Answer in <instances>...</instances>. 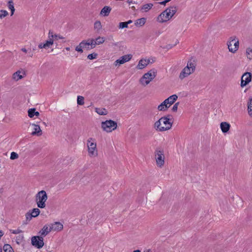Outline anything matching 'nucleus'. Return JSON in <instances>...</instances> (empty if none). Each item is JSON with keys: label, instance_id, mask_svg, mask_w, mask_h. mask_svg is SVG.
<instances>
[{"label": "nucleus", "instance_id": "nucleus-14", "mask_svg": "<svg viewBox=\"0 0 252 252\" xmlns=\"http://www.w3.org/2000/svg\"><path fill=\"white\" fill-rule=\"evenodd\" d=\"M132 57L131 54H127L121 57L119 59L117 60L114 63L115 66H117L122 64L129 61Z\"/></svg>", "mask_w": 252, "mask_h": 252}, {"label": "nucleus", "instance_id": "nucleus-21", "mask_svg": "<svg viewBox=\"0 0 252 252\" xmlns=\"http://www.w3.org/2000/svg\"><path fill=\"white\" fill-rule=\"evenodd\" d=\"M178 96L176 94H173L167 98L165 99V101L167 102L168 106L169 107L174 103V102L177 100Z\"/></svg>", "mask_w": 252, "mask_h": 252}, {"label": "nucleus", "instance_id": "nucleus-36", "mask_svg": "<svg viewBox=\"0 0 252 252\" xmlns=\"http://www.w3.org/2000/svg\"><path fill=\"white\" fill-rule=\"evenodd\" d=\"M77 102L78 105H82L84 104V97L79 95L77 96Z\"/></svg>", "mask_w": 252, "mask_h": 252}, {"label": "nucleus", "instance_id": "nucleus-39", "mask_svg": "<svg viewBox=\"0 0 252 252\" xmlns=\"http://www.w3.org/2000/svg\"><path fill=\"white\" fill-rule=\"evenodd\" d=\"M83 49H84L83 43L81 42L76 47L75 50L78 52L82 53L83 52Z\"/></svg>", "mask_w": 252, "mask_h": 252}, {"label": "nucleus", "instance_id": "nucleus-1", "mask_svg": "<svg viewBox=\"0 0 252 252\" xmlns=\"http://www.w3.org/2000/svg\"><path fill=\"white\" fill-rule=\"evenodd\" d=\"M173 122L169 116H163L156 121L154 124V128L158 131L163 132L170 129Z\"/></svg>", "mask_w": 252, "mask_h": 252}, {"label": "nucleus", "instance_id": "nucleus-9", "mask_svg": "<svg viewBox=\"0 0 252 252\" xmlns=\"http://www.w3.org/2000/svg\"><path fill=\"white\" fill-rule=\"evenodd\" d=\"M155 157L156 165L159 168H162L165 163V156L163 150L161 149H157L155 152Z\"/></svg>", "mask_w": 252, "mask_h": 252}, {"label": "nucleus", "instance_id": "nucleus-4", "mask_svg": "<svg viewBox=\"0 0 252 252\" xmlns=\"http://www.w3.org/2000/svg\"><path fill=\"white\" fill-rule=\"evenodd\" d=\"M196 63L194 61H188L187 66L185 67L179 74V78L181 80L187 77L193 73L195 69Z\"/></svg>", "mask_w": 252, "mask_h": 252}, {"label": "nucleus", "instance_id": "nucleus-47", "mask_svg": "<svg viewBox=\"0 0 252 252\" xmlns=\"http://www.w3.org/2000/svg\"><path fill=\"white\" fill-rule=\"evenodd\" d=\"M169 1V0H165L161 2L160 3L162 4H165L167 2H168Z\"/></svg>", "mask_w": 252, "mask_h": 252}, {"label": "nucleus", "instance_id": "nucleus-49", "mask_svg": "<svg viewBox=\"0 0 252 252\" xmlns=\"http://www.w3.org/2000/svg\"><path fill=\"white\" fill-rule=\"evenodd\" d=\"M21 50H22L23 52H25V53H26V52H27V50H26V48H22V49H21Z\"/></svg>", "mask_w": 252, "mask_h": 252}, {"label": "nucleus", "instance_id": "nucleus-40", "mask_svg": "<svg viewBox=\"0 0 252 252\" xmlns=\"http://www.w3.org/2000/svg\"><path fill=\"white\" fill-rule=\"evenodd\" d=\"M10 232L14 234H18L22 233L23 231L20 228H17L16 229H11L10 230Z\"/></svg>", "mask_w": 252, "mask_h": 252}, {"label": "nucleus", "instance_id": "nucleus-11", "mask_svg": "<svg viewBox=\"0 0 252 252\" xmlns=\"http://www.w3.org/2000/svg\"><path fill=\"white\" fill-rule=\"evenodd\" d=\"M31 244L38 249L42 248L44 245L43 238L41 236H34L31 238Z\"/></svg>", "mask_w": 252, "mask_h": 252}, {"label": "nucleus", "instance_id": "nucleus-46", "mask_svg": "<svg viewBox=\"0 0 252 252\" xmlns=\"http://www.w3.org/2000/svg\"><path fill=\"white\" fill-rule=\"evenodd\" d=\"M4 233L2 230H0V239H1V237L3 235Z\"/></svg>", "mask_w": 252, "mask_h": 252}, {"label": "nucleus", "instance_id": "nucleus-25", "mask_svg": "<svg viewBox=\"0 0 252 252\" xmlns=\"http://www.w3.org/2000/svg\"><path fill=\"white\" fill-rule=\"evenodd\" d=\"M146 22V18H141L140 19H138L135 20L134 25L136 27H141L143 26Z\"/></svg>", "mask_w": 252, "mask_h": 252}, {"label": "nucleus", "instance_id": "nucleus-10", "mask_svg": "<svg viewBox=\"0 0 252 252\" xmlns=\"http://www.w3.org/2000/svg\"><path fill=\"white\" fill-rule=\"evenodd\" d=\"M55 43V41L53 39V35H51L49 32L48 34V38L44 42L40 43L38 45L39 49H44L46 50L50 49L53 45Z\"/></svg>", "mask_w": 252, "mask_h": 252}, {"label": "nucleus", "instance_id": "nucleus-51", "mask_svg": "<svg viewBox=\"0 0 252 252\" xmlns=\"http://www.w3.org/2000/svg\"><path fill=\"white\" fill-rule=\"evenodd\" d=\"M133 252H141V251L139 250H134Z\"/></svg>", "mask_w": 252, "mask_h": 252}, {"label": "nucleus", "instance_id": "nucleus-12", "mask_svg": "<svg viewBox=\"0 0 252 252\" xmlns=\"http://www.w3.org/2000/svg\"><path fill=\"white\" fill-rule=\"evenodd\" d=\"M155 62L153 58H142L138 62L136 68L137 69H143L145 68L149 64Z\"/></svg>", "mask_w": 252, "mask_h": 252}, {"label": "nucleus", "instance_id": "nucleus-37", "mask_svg": "<svg viewBox=\"0 0 252 252\" xmlns=\"http://www.w3.org/2000/svg\"><path fill=\"white\" fill-rule=\"evenodd\" d=\"M153 6V4L151 3L146 4L143 5L142 7V9L144 11H147L148 10L150 9Z\"/></svg>", "mask_w": 252, "mask_h": 252}, {"label": "nucleus", "instance_id": "nucleus-30", "mask_svg": "<svg viewBox=\"0 0 252 252\" xmlns=\"http://www.w3.org/2000/svg\"><path fill=\"white\" fill-rule=\"evenodd\" d=\"M248 111L249 115L252 117V98H249L248 101Z\"/></svg>", "mask_w": 252, "mask_h": 252}, {"label": "nucleus", "instance_id": "nucleus-42", "mask_svg": "<svg viewBox=\"0 0 252 252\" xmlns=\"http://www.w3.org/2000/svg\"><path fill=\"white\" fill-rule=\"evenodd\" d=\"M97 56V54L93 53V54L88 55L87 58L89 60H94V59H95L96 58Z\"/></svg>", "mask_w": 252, "mask_h": 252}, {"label": "nucleus", "instance_id": "nucleus-50", "mask_svg": "<svg viewBox=\"0 0 252 252\" xmlns=\"http://www.w3.org/2000/svg\"><path fill=\"white\" fill-rule=\"evenodd\" d=\"M126 22V23H127V24L128 25V24L131 23L132 22L131 20H129V21H128L127 22Z\"/></svg>", "mask_w": 252, "mask_h": 252}, {"label": "nucleus", "instance_id": "nucleus-38", "mask_svg": "<svg viewBox=\"0 0 252 252\" xmlns=\"http://www.w3.org/2000/svg\"><path fill=\"white\" fill-rule=\"evenodd\" d=\"M8 14V12L5 10H0V19H2L6 17Z\"/></svg>", "mask_w": 252, "mask_h": 252}, {"label": "nucleus", "instance_id": "nucleus-15", "mask_svg": "<svg viewBox=\"0 0 252 252\" xmlns=\"http://www.w3.org/2000/svg\"><path fill=\"white\" fill-rule=\"evenodd\" d=\"M26 76V73L24 70L20 69L14 72L12 76V79L15 81H18L22 79Z\"/></svg>", "mask_w": 252, "mask_h": 252}, {"label": "nucleus", "instance_id": "nucleus-3", "mask_svg": "<svg viewBox=\"0 0 252 252\" xmlns=\"http://www.w3.org/2000/svg\"><path fill=\"white\" fill-rule=\"evenodd\" d=\"M47 199V194L44 190L38 191L34 196V200L37 207L41 209H43L46 207V203Z\"/></svg>", "mask_w": 252, "mask_h": 252}, {"label": "nucleus", "instance_id": "nucleus-43", "mask_svg": "<svg viewBox=\"0 0 252 252\" xmlns=\"http://www.w3.org/2000/svg\"><path fill=\"white\" fill-rule=\"evenodd\" d=\"M119 28L120 29H124L125 28H127L128 25L126 23V22H120L119 23Z\"/></svg>", "mask_w": 252, "mask_h": 252}, {"label": "nucleus", "instance_id": "nucleus-34", "mask_svg": "<svg viewBox=\"0 0 252 252\" xmlns=\"http://www.w3.org/2000/svg\"><path fill=\"white\" fill-rule=\"evenodd\" d=\"M24 236L23 235H19L16 237L15 242L18 245L20 244L24 240Z\"/></svg>", "mask_w": 252, "mask_h": 252}, {"label": "nucleus", "instance_id": "nucleus-24", "mask_svg": "<svg viewBox=\"0 0 252 252\" xmlns=\"http://www.w3.org/2000/svg\"><path fill=\"white\" fill-rule=\"evenodd\" d=\"M169 108V106H168L167 102L165 100H164L159 105H158L157 109L159 111H165Z\"/></svg>", "mask_w": 252, "mask_h": 252}, {"label": "nucleus", "instance_id": "nucleus-41", "mask_svg": "<svg viewBox=\"0 0 252 252\" xmlns=\"http://www.w3.org/2000/svg\"><path fill=\"white\" fill-rule=\"evenodd\" d=\"M19 157L18 154L14 152H12L10 154V159L12 160L17 159Z\"/></svg>", "mask_w": 252, "mask_h": 252}, {"label": "nucleus", "instance_id": "nucleus-2", "mask_svg": "<svg viewBox=\"0 0 252 252\" xmlns=\"http://www.w3.org/2000/svg\"><path fill=\"white\" fill-rule=\"evenodd\" d=\"M177 7L173 6L166 8L158 17V21L164 23L171 19L177 12Z\"/></svg>", "mask_w": 252, "mask_h": 252}, {"label": "nucleus", "instance_id": "nucleus-26", "mask_svg": "<svg viewBox=\"0 0 252 252\" xmlns=\"http://www.w3.org/2000/svg\"><path fill=\"white\" fill-rule=\"evenodd\" d=\"M28 116L30 118H33L34 116L38 117L39 116V113L36 111L35 108H31L28 110Z\"/></svg>", "mask_w": 252, "mask_h": 252}, {"label": "nucleus", "instance_id": "nucleus-22", "mask_svg": "<svg viewBox=\"0 0 252 252\" xmlns=\"http://www.w3.org/2000/svg\"><path fill=\"white\" fill-rule=\"evenodd\" d=\"M112 8L109 6H105L100 11V15L103 17L108 16Z\"/></svg>", "mask_w": 252, "mask_h": 252}, {"label": "nucleus", "instance_id": "nucleus-20", "mask_svg": "<svg viewBox=\"0 0 252 252\" xmlns=\"http://www.w3.org/2000/svg\"><path fill=\"white\" fill-rule=\"evenodd\" d=\"M49 33H50L51 35H53V39L55 41V43L57 45V41L60 39L63 40V42H65V41L63 40L65 38L62 36L60 34H56L54 33L53 32L50 31Z\"/></svg>", "mask_w": 252, "mask_h": 252}, {"label": "nucleus", "instance_id": "nucleus-17", "mask_svg": "<svg viewBox=\"0 0 252 252\" xmlns=\"http://www.w3.org/2000/svg\"><path fill=\"white\" fill-rule=\"evenodd\" d=\"M52 231H61L63 229V224L60 222H55L50 224Z\"/></svg>", "mask_w": 252, "mask_h": 252}, {"label": "nucleus", "instance_id": "nucleus-13", "mask_svg": "<svg viewBox=\"0 0 252 252\" xmlns=\"http://www.w3.org/2000/svg\"><path fill=\"white\" fill-rule=\"evenodd\" d=\"M252 81V74L250 72H246L241 77L240 86L242 88L247 85Z\"/></svg>", "mask_w": 252, "mask_h": 252}, {"label": "nucleus", "instance_id": "nucleus-31", "mask_svg": "<svg viewBox=\"0 0 252 252\" xmlns=\"http://www.w3.org/2000/svg\"><path fill=\"white\" fill-rule=\"evenodd\" d=\"M30 212L31 214L32 217L35 218L39 215L40 211L38 208H34L30 211Z\"/></svg>", "mask_w": 252, "mask_h": 252}, {"label": "nucleus", "instance_id": "nucleus-35", "mask_svg": "<svg viewBox=\"0 0 252 252\" xmlns=\"http://www.w3.org/2000/svg\"><path fill=\"white\" fill-rule=\"evenodd\" d=\"M246 54L247 58L249 59H252V48L248 47L246 49Z\"/></svg>", "mask_w": 252, "mask_h": 252}, {"label": "nucleus", "instance_id": "nucleus-54", "mask_svg": "<svg viewBox=\"0 0 252 252\" xmlns=\"http://www.w3.org/2000/svg\"><path fill=\"white\" fill-rule=\"evenodd\" d=\"M0 252H2L1 249L0 248Z\"/></svg>", "mask_w": 252, "mask_h": 252}, {"label": "nucleus", "instance_id": "nucleus-45", "mask_svg": "<svg viewBox=\"0 0 252 252\" xmlns=\"http://www.w3.org/2000/svg\"><path fill=\"white\" fill-rule=\"evenodd\" d=\"M26 219L27 220H31L32 218H33V217H32V215H31V213L29 212L28 213H27L26 215Z\"/></svg>", "mask_w": 252, "mask_h": 252}, {"label": "nucleus", "instance_id": "nucleus-23", "mask_svg": "<svg viewBox=\"0 0 252 252\" xmlns=\"http://www.w3.org/2000/svg\"><path fill=\"white\" fill-rule=\"evenodd\" d=\"M220 129L223 133H226L230 129V125L226 122H222L220 125Z\"/></svg>", "mask_w": 252, "mask_h": 252}, {"label": "nucleus", "instance_id": "nucleus-53", "mask_svg": "<svg viewBox=\"0 0 252 252\" xmlns=\"http://www.w3.org/2000/svg\"><path fill=\"white\" fill-rule=\"evenodd\" d=\"M30 57H32V54H31V55H30Z\"/></svg>", "mask_w": 252, "mask_h": 252}, {"label": "nucleus", "instance_id": "nucleus-5", "mask_svg": "<svg viewBox=\"0 0 252 252\" xmlns=\"http://www.w3.org/2000/svg\"><path fill=\"white\" fill-rule=\"evenodd\" d=\"M88 155L91 158H95L98 156V150L96 139L90 137L87 140Z\"/></svg>", "mask_w": 252, "mask_h": 252}, {"label": "nucleus", "instance_id": "nucleus-32", "mask_svg": "<svg viewBox=\"0 0 252 252\" xmlns=\"http://www.w3.org/2000/svg\"><path fill=\"white\" fill-rule=\"evenodd\" d=\"M4 252H14L11 246L9 244H5L3 247Z\"/></svg>", "mask_w": 252, "mask_h": 252}, {"label": "nucleus", "instance_id": "nucleus-19", "mask_svg": "<svg viewBox=\"0 0 252 252\" xmlns=\"http://www.w3.org/2000/svg\"><path fill=\"white\" fill-rule=\"evenodd\" d=\"M32 126L33 127V130L32 132V135L40 136L42 135V130L38 125L32 124Z\"/></svg>", "mask_w": 252, "mask_h": 252}, {"label": "nucleus", "instance_id": "nucleus-18", "mask_svg": "<svg viewBox=\"0 0 252 252\" xmlns=\"http://www.w3.org/2000/svg\"><path fill=\"white\" fill-rule=\"evenodd\" d=\"M51 231L50 224H47L43 227V228L39 232L41 236L43 237L48 234Z\"/></svg>", "mask_w": 252, "mask_h": 252}, {"label": "nucleus", "instance_id": "nucleus-29", "mask_svg": "<svg viewBox=\"0 0 252 252\" xmlns=\"http://www.w3.org/2000/svg\"><path fill=\"white\" fill-rule=\"evenodd\" d=\"M95 112L100 115H106L107 114V111L105 108H95Z\"/></svg>", "mask_w": 252, "mask_h": 252}, {"label": "nucleus", "instance_id": "nucleus-28", "mask_svg": "<svg viewBox=\"0 0 252 252\" xmlns=\"http://www.w3.org/2000/svg\"><path fill=\"white\" fill-rule=\"evenodd\" d=\"M105 41V38L103 37L98 36L95 39H94V47L96 45H99L103 43Z\"/></svg>", "mask_w": 252, "mask_h": 252}, {"label": "nucleus", "instance_id": "nucleus-16", "mask_svg": "<svg viewBox=\"0 0 252 252\" xmlns=\"http://www.w3.org/2000/svg\"><path fill=\"white\" fill-rule=\"evenodd\" d=\"M84 49L90 50L94 48V39H89L87 40H83L82 41Z\"/></svg>", "mask_w": 252, "mask_h": 252}, {"label": "nucleus", "instance_id": "nucleus-52", "mask_svg": "<svg viewBox=\"0 0 252 252\" xmlns=\"http://www.w3.org/2000/svg\"><path fill=\"white\" fill-rule=\"evenodd\" d=\"M65 49L67 51H69L70 50V48L69 47H66L65 48Z\"/></svg>", "mask_w": 252, "mask_h": 252}, {"label": "nucleus", "instance_id": "nucleus-33", "mask_svg": "<svg viewBox=\"0 0 252 252\" xmlns=\"http://www.w3.org/2000/svg\"><path fill=\"white\" fill-rule=\"evenodd\" d=\"M8 7L11 10V15H12L14 14L15 8L14 7L13 2L12 1H9L8 2Z\"/></svg>", "mask_w": 252, "mask_h": 252}, {"label": "nucleus", "instance_id": "nucleus-27", "mask_svg": "<svg viewBox=\"0 0 252 252\" xmlns=\"http://www.w3.org/2000/svg\"><path fill=\"white\" fill-rule=\"evenodd\" d=\"M102 29V25L100 21H96L94 23V30L97 32H99Z\"/></svg>", "mask_w": 252, "mask_h": 252}, {"label": "nucleus", "instance_id": "nucleus-44", "mask_svg": "<svg viewBox=\"0 0 252 252\" xmlns=\"http://www.w3.org/2000/svg\"><path fill=\"white\" fill-rule=\"evenodd\" d=\"M179 105V102H177L172 107L171 110L173 112H176L178 108V106Z\"/></svg>", "mask_w": 252, "mask_h": 252}, {"label": "nucleus", "instance_id": "nucleus-8", "mask_svg": "<svg viewBox=\"0 0 252 252\" xmlns=\"http://www.w3.org/2000/svg\"><path fill=\"white\" fill-rule=\"evenodd\" d=\"M117 126V123L111 120H106L101 123L102 129L107 133L111 132L116 129Z\"/></svg>", "mask_w": 252, "mask_h": 252}, {"label": "nucleus", "instance_id": "nucleus-48", "mask_svg": "<svg viewBox=\"0 0 252 252\" xmlns=\"http://www.w3.org/2000/svg\"><path fill=\"white\" fill-rule=\"evenodd\" d=\"M144 252H152V250L150 249L145 250Z\"/></svg>", "mask_w": 252, "mask_h": 252}, {"label": "nucleus", "instance_id": "nucleus-7", "mask_svg": "<svg viewBox=\"0 0 252 252\" xmlns=\"http://www.w3.org/2000/svg\"><path fill=\"white\" fill-rule=\"evenodd\" d=\"M226 44L230 52L235 53L238 51L239 47V41L236 36H230L228 39Z\"/></svg>", "mask_w": 252, "mask_h": 252}, {"label": "nucleus", "instance_id": "nucleus-6", "mask_svg": "<svg viewBox=\"0 0 252 252\" xmlns=\"http://www.w3.org/2000/svg\"><path fill=\"white\" fill-rule=\"evenodd\" d=\"M156 71L155 69H151L144 73L139 79V83L143 87L148 85L156 77Z\"/></svg>", "mask_w": 252, "mask_h": 252}]
</instances>
